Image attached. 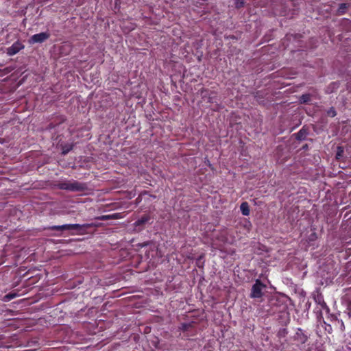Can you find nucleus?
Returning <instances> with one entry per match:
<instances>
[{
	"mask_svg": "<svg viewBox=\"0 0 351 351\" xmlns=\"http://www.w3.org/2000/svg\"><path fill=\"white\" fill-rule=\"evenodd\" d=\"M18 296V294L16 293H14V292H10L6 295H4L3 298V300L4 302H9L11 300L16 298Z\"/></svg>",
	"mask_w": 351,
	"mask_h": 351,
	"instance_id": "1a4fd4ad",
	"label": "nucleus"
},
{
	"mask_svg": "<svg viewBox=\"0 0 351 351\" xmlns=\"http://www.w3.org/2000/svg\"><path fill=\"white\" fill-rule=\"evenodd\" d=\"M347 8H348V5L346 3H341L339 5L338 11L340 14H343Z\"/></svg>",
	"mask_w": 351,
	"mask_h": 351,
	"instance_id": "2eb2a0df",
	"label": "nucleus"
},
{
	"mask_svg": "<svg viewBox=\"0 0 351 351\" xmlns=\"http://www.w3.org/2000/svg\"><path fill=\"white\" fill-rule=\"evenodd\" d=\"M300 101L301 103H303V104L308 103L310 101V95H308V94L302 95L300 98Z\"/></svg>",
	"mask_w": 351,
	"mask_h": 351,
	"instance_id": "ddd939ff",
	"label": "nucleus"
},
{
	"mask_svg": "<svg viewBox=\"0 0 351 351\" xmlns=\"http://www.w3.org/2000/svg\"><path fill=\"white\" fill-rule=\"evenodd\" d=\"M54 186L60 190H66L71 192H83L87 189V184L84 182H80L77 180H63L58 181Z\"/></svg>",
	"mask_w": 351,
	"mask_h": 351,
	"instance_id": "f257e3e1",
	"label": "nucleus"
},
{
	"mask_svg": "<svg viewBox=\"0 0 351 351\" xmlns=\"http://www.w3.org/2000/svg\"><path fill=\"white\" fill-rule=\"evenodd\" d=\"M93 224H64L61 226H52L49 227L47 229L51 230H58V231H64V230H75L77 231L78 234H83L85 233L87 228L93 227Z\"/></svg>",
	"mask_w": 351,
	"mask_h": 351,
	"instance_id": "7ed1b4c3",
	"label": "nucleus"
},
{
	"mask_svg": "<svg viewBox=\"0 0 351 351\" xmlns=\"http://www.w3.org/2000/svg\"><path fill=\"white\" fill-rule=\"evenodd\" d=\"M297 138L299 140H302L306 138V131L304 129L301 130L297 134Z\"/></svg>",
	"mask_w": 351,
	"mask_h": 351,
	"instance_id": "f8f14e48",
	"label": "nucleus"
},
{
	"mask_svg": "<svg viewBox=\"0 0 351 351\" xmlns=\"http://www.w3.org/2000/svg\"><path fill=\"white\" fill-rule=\"evenodd\" d=\"M73 145L66 144L64 145H62V154L66 155L71 150L73 149Z\"/></svg>",
	"mask_w": 351,
	"mask_h": 351,
	"instance_id": "9b49d317",
	"label": "nucleus"
},
{
	"mask_svg": "<svg viewBox=\"0 0 351 351\" xmlns=\"http://www.w3.org/2000/svg\"><path fill=\"white\" fill-rule=\"evenodd\" d=\"M264 288H265V285L259 280H257L252 287L250 297L252 298H261L263 295V290Z\"/></svg>",
	"mask_w": 351,
	"mask_h": 351,
	"instance_id": "20e7f679",
	"label": "nucleus"
},
{
	"mask_svg": "<svg viewBox=\"0 0 351 351\" xmlns=\"http://www.w3.org/2000/svg\"><path fill=\"white\" fill-rule=\"evenodd\" d=\"M150 219H151L150 215L145 214L140 219H138L134 223V226L136 228L138 229V231H141L143 229V226L147 223H148Z\"/></svg>",
	"mask_w": 351,
	"mask_h": 351,
	"instance_id": "423d86ee",
	"label": "nucleus"
},
{
	"mask_svg": "<svg viewBox=\"0 0 351 351\" xmlns=\"http://www.w3.org/2000/svg\"><path fill=\"white\" fill-rule=\"evenodd\" d=\"M244 4V0H238L236 3L237 8H241Z\"/></svg>",
	"mask_w": 351,
	"mask_h": 351,
	"instance_id": "dca6fc26",
	"label": "nucleus"
},
{
	"mask_svg": "<svg viewBox=\"0 0 351 351\" xmlns=\"http://www.w3.org/2000/svg\"><path fill=\"white\" fill-rule=\"evenodd\" d=\"M50 37V34L47 32H40L39 34H34L29 39L30 44L43 43Z\"/></svg>",
	"mask_w": 351,
	"mask_h": 351,
	"instance_id": "39448f33",
	"label": "nucleus"
},
{
	"mask_svg": "<svg viewBox=\"0 0 351 351\" xmlns=\"http://www.w3.org/2000/svg\"><path fill=\"white\" fill-rule=\"evenodd\" d=\"M343 149L341 147H337V152L336 154L337 159H340L343 156Z\"/></svg>",
	"mask_w": 351,
	"mask_h": 351,
	"instance_id": "4468645a",
	"label": "nucleus"
},
{
	"mask_svg": "<svg viewBox=\"0 0 351 351\" xmlns=\"http://www.w3.org/2000/svg\"><path fill=\"white\" fill-rule=\"evenodd\" d=\"M54 126L52 125V123H50L49 125V128L50 129L53 128Z\"/></svg>",
	"mask_w": 351,
	"mask_h": 351,
	"instance_id": "a211bd4d",
	"label": "nucleus"
},
{
	"mask_svg": "<svg viewBox=\"0 0 351 351\" xmlns=\"http://www.w3.org/2000/svg\"><path fill=\"white\" fill-rule=\"evenodd\" d=\"M178 330L183 334L182 339H190L197 334L198 324L193 321L188 323H181Z\"/></svg>",
	"mask_w": 351,
	"mask_h": 351,
	"instance_id": "f03ea898",
	"label": "nucleus"
},
{
	"mask_svg": "<svg viewBox=\"0 0 351 351\" xmlns=\"http://www.w3.org/2000/svg\"><path fill=\"white\" fill-rule=\"evenodd\" d=\"M328 114L329 116L330 117H335L336 115V112L335 111L334 109H330L328 112Z\"/></svg>",
	"mask_w": 351,
	"mask_h": 351,
	"instance_id": "f3484780",
	"label": "nucleus"
},
{
	"mask_svg": "<svg viewBox=\"0 0 351 351\" xmlns=\"http://www.w3.org/2000/svg\"><path fill=\"white\" fill-rule=\"evenodd\" d=\"M24 47L25 46L20 41H16L7 49V54L9 56H14L21 49H24Z\"/></svg>",
	"mask_w": 351,
	"mask_h": 351,
	"instance_id": "0eeeda50",
	"label": "nucleus"
},
{
	"mask_svg": "<svg viewBox=\"0 0 351 351\" xmlns=\"http://www.w3.org/2000/svg\"><path fill=\"white\" fill-rule=\"evenodd\" d=\"M242 214L245 216H247L250 214V208L247 202H243L240 206Z\"/></svg>",
	"mask_w": 351,
	"mask_h": 351,
	"instance_id": "6e6552de",
	"label": "nucleus"
},
{
	"mask_svg": "<svg viewBox=\"0 0 351 351\" xmlns=\"http://www.w3.org/2000/svg\"><path fill=\"white\" fill-rule=\"evenodd\" d=\"M118 218V214H112V215H101L98 217L100 220H109V219H114Z\"/></svg>",
	"mask_w": 351,
	"mask_h": 351,
	"instance_id": "9d476101",
	"label": "nucleus"
}]
</instances>
